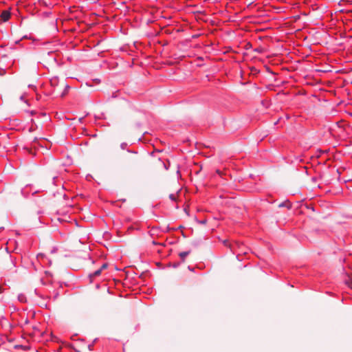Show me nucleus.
Instances as JSON below:
<instances>
[{
  "label": "nucleus",
  "mask_w": 352,
  "mask_h": 352,
  "mask_svg": "<svg viewBox=\"0 0 352 352\" xmlns=\"http://www.w3.org/2000/svg\"><path fill=\"white\" fill-rule=\"evenodd\" d=\"M123 159L125 164L130 167L137 166L142 160L137 153L131 151H127Z\"/></svg>",
  "instance_id": "1"
},
{
  "label": "nucleus",
  "mask_w": 352,
  "mask_h": 352,
  "mask_svg": "<svg viewBox=\"0 0 352 352\" xmlns=\"http://www.w3.org/2000/svg\"><path fill=\"white\" fill-rule=\"evenodd\" d=\"M10 17V13L8 10H4L1 14V18L3 21H7Z\"/></svg>",
  "instance_id": "2"
},
{
  "label": "nucleus",
  "mask_w": 352,
  "mask_h": 352,
  "mask_svg": "<svg viewBox=\"0 0 352 352\" xmlns=\"http://www.w3.org/2000/svg\"><path fill=\"white\" fill-rule=\"evenodd\" d=\"M179 190L177 189L176 192L174 193H170L169 195V199L172 201H176L177 199L178 194H179Z\"/></svg>",
  "instance_id": "3"
},
{
  "label": "nucleus",
  "mask_w": 352,
  "mask_h": 352,
  "mask_svg": "<svg viewBox=\"0 0 352 352\" xmlns=\"http://www.w3.org/2000/svg\"><path fill=\"white\" fill-rule=\"evenodd\" d=\"M278 207L279 208L286 207L287 208L290 209L292 208V204L288 200H286V201L282 202L281 204H280L278 205Z\"/></svg>",
  "instance_id": "4"
},
{
  "label": "nucleus",
  "mask_w": 352,
  "mask_h": 352,
  "mask_svg": "<svg viewBox=\"0 0 352 352\" xmlns=\"http://www.w3.org/2000/svg\"><path fill=\"white\" fill-rule=\"evenodd\" d=\"M190 251L182 252L179 254V257L184 261L185 260L186 256H187L190 254Z\"/></svg>",
  "instance_id": "5"
},
{
  "label": "nucleus",
  "mask_w": 352,
  "mask_h": 352,
  "mask_svg": "<svg viewBox=\"0 0 352 352\" xmlns=\"http://www.w3.org/2000/svg\"><path fill=\"white\" fill-rule=\"evenodd\" d=\"M223 244H224L226 246L229 247L231 250H232L233 246H232V245H231V243H230L228 240H225V241H223Z\"/></svg>",
  "instance_id": "6"
},
{
  "label": "nucleus",
  "mask_w": 352,
  "mask_h": 352,
  "mask_svg": "<svg viewBox=\"0 0 352 352\" xmlns=\"http://www.w3.org/2000/svg\"><path fill=\"white\" fill-rule=\"evenodd\" d=\"M101 272H102L101 270L99 269L94 272L93 276H99L101 274Z\"/></svg>",
  "instance_id": "7"
},
{
  "label": "nucleus",
  "mask_w": 352,
  "mask_h": 352,
  "mask_svg": "<svg viewBox=\"0 0 352 352\" xmlns=\"http://www.w3.org/2000/svg\"><path fill=\"white\" fill-rule=\"evenodd\" d=\"M64 86L65 87V90L61 94V97H63L67 94V90L69 88V86H67V85H64Z\"/></svg>",
  "instance_id": "8"
},
{
  "label": "nucleus",
  "mask_w": 352,
  "mask_h": 352,
  "mask_svg": "<svg viewBox=\"0 0 352 352\" xmlns=\"http://www.w3.org/2000/svg\"><path fill=\"white\" fill-rule=\"evenodd\" d=\"M56 81H57V79L54 78V79H52L50 80V82H51L52 85L54 86L56 85Z\"/></svg>",
  "instance_id": "9"
},
{
  "label": "nucleus",
  "mask_w": 352,
  "mask_h": 352,
  "mask_svg": "<svg viewBox=\"0 0 352 352\" xmlns=\"http://www.w3.org/2000/svg\"><path fill=\"white\" fill-rule=\"evenodd\" d=\"M107 267V263H104L101 267L100 268V270H101V271H102L103 270L106 269Z\"/></svg>",
  "instance_id": "10"
},
{
  "label": "nucleus",
  "mask_w": 352,
  "mask_h": 352,
  "mask_svg": "<svg viewBox=\"0 0 352 352\" xmlns=\"http://www.w3.org/2000/svg\"><path fill=\"white\" fill-rule=\"evenodd\" d=\"M347 284L352 289V278L347 281Z\"/></svg>",
  "instance_id": "11"
},
{
  "label": "nucleus",
  "mask_w": 352,
  "mask_h": 352,
  "mask_svg": "<svg viewBox=\"0 0 352 352\" xmlns=\"http://www.w3.org/2000/svg\"><path fill=\"white\" fill-rule=\"evenodd\" d=\"M217 173L218 174H221V171H220V170H217Z\"/></svg>",
  "instance_id": "12"
},
{
  "label": "nucleus",
  "mask_w": 352,
  "mask_h": 352,
  "mask_svg": "<svg viewBox=\"0 0 352 352\" xmlns=\"http://www.w3.org/2000/svg\"><path fill=\"white\" fill-rule=\"evenodd\" d=\"M89 350H91V346H89Z\"/></svg>",
  "instance_id": "13"
},
{
  "label": "nucleus",
  "mask_w": 352,
  "mask_h": 352,
  "mask_svg": "<svg viewBox=\"0 0 352 352\" xmlns=\"http://www.w3.org/2000/svg\"><path fill=\"white\" fill-rule=\"evenodd\" d=\"M160 164H162L163 166H164V164L162 162H160Z\"/></svg>",
  "instance_id": "14"
}]
</instances>
